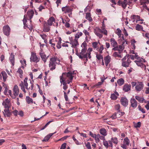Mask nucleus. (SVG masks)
I'll list each match as a JSON object with an SVG mask.
<instances>
[{"label": "nucleus", "mask_w": 149, "mask_h": 149, "mask_svg": "<svg viewBox=\"0 0 149 149\" xmlns=\"http://www.w3.org/2000/svg\"><path fill=\"white\" fill-rule=\"evenodd\" d=\"M60 61L56 57H53L51 58L49 61V66L50 70L53 71L56 69V64H59Z\"/></svg>", "instance_id": "obj_3"}, {"label": "nucleus", "mask_w": 149, "mask_h": 149, "mask_svg": "<svg viewBox=\"0 0 149 149\" xmlns=\"http://www.w3.org/2000/svg\"><path fill=\"white\" fill-rule=\"evenodd\" d=\"M50 26L46 22L44 24L43 31L45 32H48L50 30Z\"/></svg>", "instance_id": "obj_20"}, {"label": "nucleus", "mask_w": 149, "mask_h": 149, "mask_svg": "<svg viewBox=\"0 0 149 149\" xmlns=\"http://www.w3.org/2000/svg\"><path fill=\"white\" fill-rule=\"evenodd\" d=\"M4 116L5 117H10L12 115L9 109H5L3 112Z\"/></svg>", "instance_id": "obj_16"}, {"label": "nucleus", "mask_w": 149, "mask_h": 149, "mask_svg": "<svg viewBox=\"0 0 149 149\" xmlns=\"http://www.w3.org/2000/svg\"><path fill=\"white\" fill-rule=\"evenodd\" d=\"M104 60L106 66H107L111 61V58L110 56L107 55L104 58Z\"/></svg>", "instance_id": "obj_21"}, {"label": "nucleus", "mask_w": 149, "mask_h": 149, "mask_svg": "<svg viewBox=\"0 0 149 149\" xmlns=\"http://www.w3.org/2000/svg\"><path fill=\"white\" fill-rule=\"evenodd\" d=\"M131 44L132 46V48L133 49H135L136 48V46L135 45V44L136 42L134 39H133L132 40H131Z\"/></svg>", "instance_id": "obj_40"}, {"label": "nucleus", "mask_w": 149, "mask_h": 149, "mask_svg": "<svg viewBox=\"0 0 149 149\" xmlns=\"http://www.w3.org/2000/svg\"><path fill=\"white\" fill-rule=\"evenodd\" d=\"M0 74H1L2 77L3 81L4 82L6 81L8 77L6 72L5 71H2Z\"/></svg>", "instance_id": "obj_26"}, {"label": "nucleus", "mask_w": 149, "mask_h": 149, "mask_svg": "<svg viewBox=\"0 0 149 149\" xmlns=\"http://www.w3.org/2000/svg\"><path fill=\"white\" fill-rule=\"evenodd\" d=\"M70 43L72 45L71 47L74 48H77V46L79 45L78 40L75 39H70Z\"/></svg>", "instance_id": "obj_8"}, {"label": "nucleus", "mask_w": 149, "mask_h": 149, "mask_svg": "<svg viewBox=\"0 0 149 149\" xmlns=\"http://www.w3.org/2000/svg\"><path fill=\"white\" fill-rule=\"evenodd\" d=\"M139 110L141 111L143 113H145L146 112L145 109L143 108H141V106L140 105H139L138 107Z\"/></svg>", "instance_id": "obj_59"}, {"label": "nucleus", "mask_w": 149, "mask_h": 149, "mask_svg": "<svg viewBox=\"0 0 149 149\" xmlns=\"http://www.w3.org/2000/svg\"><path fill=\"white\" fill-rule=\"evenodd\" d=\"M74 71L72 72L69 71L68 72H63L62 75L60 77L61 86L62 84L63 85V88L66 90L68 88L67 84L71 82L73 79L74 76L72 75L74 74Z\"/></svg>", "instance_id": "obj_1"}, {"label": "nucleus", "mask_w": 149, "mask_h": 149, "mask_svg": "<svg viewBox=\"0 0 149 149\" xmlns=\"http://www.w3.org/2000/svg\"><path fill=\"white\" fill-rule=\"evenodd\" d=\"M141 126V123L140 122H138L137 123L134 124V126L135 128L139 127Z\"/></svg>", "instance_id": "obj_58"}, {"label": "nucleus", "mask_w": 149, "mask_h": 149, "mask_svg": "<svg viewBox=\"0 0 149 149\" xmlns=\"http://www.w3.org/2000/svg\"><path fill=\"white\" fill-rule=\"evenodd\" d=\"M144 85L142 82H139L137 84L135 88L136 91H140L142 89Z\"/></svg>", "instance_id": "obj_13"}, {"label": "nucleus", "mask_w": 149, "mask_h": 149, "mask_svg": "<svg viewBox=\"0 0 149 149\" xmlns=\"http://www.w3.org/2000/svg\"><path fill=\"white\" fill-rule=\"evenodd\" d=\"M72 8L70 6H66L65 7H63L62 8V10L64 13H69L72 11Z\"/></svg>", "instance_id": "obj_10"}, {"label": "nucleus", "mask_w": 149, "mask_h": 149, "mask_svg": "<svg viewBox=\"0 0 149 149\" xmlns=\"http://www.w3.org/2000/svg\"><path fill=\"white\" fill-rule=\"evenodd\" d=\"M56 133V132L53 133H50L46 136L42 141L43 142H46L48 141L50 137L52 136L54 134Z\"/></svg>", "instance_id": "obj_24"}, {"label": "nucleus", "mask_w": 149, "mask_h": 149, "mask_svg": "<svg viewBox=\"0 0 149 149\" xmlns=\"http://www.w3.org/2000/svg\"><path fill=\"white\" fill-rule=\"evenodd\" d=\"M101 54L100 53H98L97 52L96 53V57L97 58L98 60H100L101 59H103V56L102 55H101Z\"/></svg>", "instance_id": "obj_39"}, {"label": "nucleus", "mask_w": 149, "mask_h": 149, "mask_svg": "<svg viewBox=\"0 0 149 149\" xmlns=\"http://www.w3.org/2000/svg\"><path fill=\"white\" fill-rule=\"evenodd\" d=\"M116 113L117 114V117L119 118L123 115L125 114V113L123 112H121L120 111H118Z\"/></svg>", "instance_id": "obj_47"}, {"label": "nucleus", "mask_w": 149, "mask_h": 149, "mask_svg": "<svg viewBox=\"0 0 149 149\" xmlns=\"http://www.w3.org/2000/svg\"><path fill=\"white\" fill-rule=\"evenodd\" d=\"M40 56L42 60L45 63L46 62L47 60L49 57L48 56H47L45 53H41L40 54Z\"/></svg>", "instance_id": "obj_22"}, {"label": "nucleus", "mask_w": 149, "mask_h": 149, "mask_svg": "<svg viewBox=\"0 0 149 149\" xmlns=\"http://www.w3.org/2000/svg\"><path fill=\"white\" fill-rule=\"evenodd\" d=\"M40 36L44 40V42H46V39L47 36L45 34H40Z\"/></svg>", "instance_id": "obj_54"}, {"label": "nucleus", "mask_w": 149, "mask_h": 149, "mask_svg": "<svg viewBox=\"0 0 149 149\" xmlns=\"http://www.w3.org/2000/svg\"><path fill=\"white\" fill-rule=\"evenodd\" d=\"M63 92H64V96L65 100L66 101H68V98L67 95V93L64 91Z\"/></svg>", "instance_id": "obj_63"}, {"label": "nucleus", "mask_w": 149, "mask_h": 149, "mask_svg": "<svg viewBox=\"0 0 149 149\" xmlns=\"http://www.w3.org/2000/svg\"><path fill=\"white\" fill-rule=\"evenodd\" d=\"M27 80L28 78L27 77L25 78L24 80V82L23 81H21L19 85V86L21 87V90H22L24 93L26 92L25 90V87L26 88L27 90L31 89V90H32L33 88V83L34 81L33 80L31 81V80H29L31 86L30 87L28 88V84L27 82Z\"/></svg>", "instance_id": "obj_2"}, {"label": "nucleus", "mask_w": 149, "mask_h": 149, "mask_svg": "<svg viewBox=\"0 0 149 149\" xmlns=\"http://www.w3.org/2000/svg\"><path fill=\"white\" fill-rule=\"evenodd\" d=\"M40 58L39 57H38L36 54L32 52L31 53V56L30 58V60L31 62H34L37 63L40 61Z\"/></svg>", "instance_id": "obj_4"}, {"label": "nucleus", "mask_w": 149, "mask_h": 149, "mask_svg": "<svg viewBox=\"0 0 149 149\" xmlns=\"http://www.w3.org/2000/svg\"><path fill=\"white\" fill-rule=\"evenodd\" d=\"M121 104L124 107H126L128 104V101L125 97H122L120 100Z\"/></svg>", "instance_id": "obj_15"}, {"label": "nucleus", "mask_w": 149, "mask_h": 149, "mask_svg": "<svg viewBox=\"0 0 149 149\" xmlns=\"http://www.w3.org/2000/svg\"><path fill=\"white\" fill-rule=\"evenodd\" d=\"M94 32L95 34L100 39H101L102 37L103 36V34H104V31L100 27H96L94 29Z\"/></svg>", "instance_id": "obj_5"}, {"label": "nucleus", "mask_w": 149, "mask_h": 149, "mask_svg": "<svg viewBox=\"0 0 149 149\" xmlns=\"http://www.w3.org/2000/svg\"><path fill=\"white\" fill-rule=\"evenodd\" d=\"M91 15L90 13H86V18L90 22H91L93 20L92 18L91 17Z\"/></svg>", "instance_id": "obj_36"}, {"label": "nucleus", "mask_w": 149, "mask_h": 149, "mask_svg": "<svg viewBox=\"0 0 149 149\" xmlns=\"http://www.w3.org/2000/svg\"><path fill=\"white\" fill-rule=\"evenodd\" d=\"M27 14L29 18L28 19L30 20V22H31V19L32 18L34 14V12L33 10H29L27 11Z\"/></svg>", "instance_id": "obj_18"}, {"label": "nucleus", "mask_w": 149, "mask_h": 149, "mask_svg": "<svg viewBox=\"0 0 149 149\" xmlns=\"http://www.w3.org/2000/svg\"><path fill=\"white\" fill-rule=\"evenodd\" d=\"M3 33L7 36H8L10 33V29L8 25L4 26L3 29Z\"/></svg>", "instance_id": "obj_9"}, {"label": "nucleus", "mask_w": 149, "mask_h": 149, "mask_svg": "<svg viewBox=\"0 0 149 149\" xmlns=\"http://www.w3.org/2000/svg\"><path fill=\"white\" fill-rule=\"evenodd\" d=\"M130 141L127 137L124 139L123 143L121 144V146L123 148L127 149V147L129 145Z\"/></svg>", "instance_id": "obj_6"}, {"label": "nucleus", "mask_w": 149, "mask_h": 149, "mask_svg": "<svg viewBox=\"0 0 149 149\" xmlns=\"http://www.w3.org/2000/svg\"><path fill=\"white\" fill-rule=\"evenodd\" d=\"M2 104L5 109H9L11 106V104L8 98L3 102Z\"/></svg>", "instance_id": "obj_7"}, {"label": "nucleus", "mask_w": 149, "mask_h": 149, "mask_svg": "<svg viewBox=\"0 0 149 149\" xmlns=\"http://www.w3.org/2000/svg\"><path fill=\"white\" fill-rule=\"evenodd\" d=\"M17 72L19 74V77L21 78H22L23 72L22 70L21 69V68H19L18 69Z\"/></svg>", "instance_id": "obj_46"}, {"label": "nucleus", "mask_w": 149, "mask_h": 149, "mask_svg": "<svg viewBox=\"0 0 149 149\" xmlns=\"http://www.w3.org/2000/svg\"><path fill=\"white\" fill-rule=\"evenodd\" d=\"M100 132L101 135L104 136H105L107 135V131L104 128L100 129Z\"/></svg>", "instance_id": "obj_27"}, {"label": "nucleus", "mask_w": 149, "mask_h": 149, "mask_svg": "<svg viewBox=\"0 0 149 149\" xmlns=\"http://www.w3.org/2000/svg\"><path fill=\"white\" fill-rule=\"evenodd\" d=\"M100 136L99 134H96L94 138H95V142L97 143L100 142V139H99V136Z\"/></svg>", "instance_id": "obj_43"}, {"label": "nucleus", "mask_w": 149, "mask_h": 149, "mask_svg": "<svg viewBox=\"0 0 149 149\" xmlns=\"http://www.w3.org/2000/svg\"><path fill=\"white\" fill-rule=\"evenodd\" d=\"M119 95L118 93L116 92L115 93H112L111 95V98L113 100H116L117 99L118 96Z\"/></svg>", "instance_id": "obj_30"}, {"label": "nucleus", "mask_w": 149, "mask_h": 149, "mask_svg": "<svg viewBox=\"0 0 149 149\" xmlns=\"http://www.w3.org/2000/svg\"><path fill=\"white\" fill-rule=\"evenodd\" d=\"M55 21V19L53 17H52L49 18L47 20L48 24L51 26L53 24V23Z\"/></svg>", "instance_id": "obj_28"}, {"label": "nucleus", "mask_w": 149, "mask_h": 149, "mask_svg": "<svg viewBox=\"0 0 149 149\" xmlns=\"http://www.w3.org/2000/svg\"><path fill=\"white\" fill-rule=\"evenodd\" d=\"M135 29L137 31H144L143 30V27L142 26L139 24H137L136 25L135 27Z\"/></svg>", "instance_id": "obj_33"}, {"label": "nucleus", "mask_w": 149, "mask_h": 149, "mask_svg": "<svg viewBox=\"0 0 149 149\" xmlns=\"http://www.w3.org/2000/svg\"><path fill=\"white\" fill-rule=\"evenodd\" d=\"M121 52H115L113 54V56L114 57H118L121 58L122 57L121 55L120 54Z\"/></svg>", "instance_id": "obj_37"}, {"label": "nucleus", "mask_w": 149, "mask_h": 149, "mask_svg": "<svg viewBox=\"0 0 149 149\" xmlns=\"http://www.w3.org/2000/svg\"><path fill=\"white\" fill-rule=\"evenodd\" d=\"M86 146L88 149H91L90 143L89 142L85 144Z\"/></svg>", "instance_id": "obj_62"}, {"label": "nucleus", "mask_w": 149, "mask_h": 149, "mask_svg": "<svg viewBox=\"0 0 149 149\" xmlns=\"http://www.w3.org/2000/svg\"><path fill=\"white\" fill-rule=\"evenodd\" d=\"M111 141H112L113 143L115 144V145H116L118 142V141L117 138L116 137H112L111 138Z\"/></svg>", "instance_id": "obj_38"}, {"label": "nucleus", "mask_w": 149, "mask_h": 149, "mask_svg": "<svg viewBox=\"0 0 149 149\" xmlns=\"http://www.w3.org/2000/svg\"><path fill=\"white\" fill-rule=\"evenodd\" d=\"M131 88V85L126 84L123 86V90L125 92H127L130 90Z\"/></svg>", "instance_id": "obj_17"}, {"label": "nucleus", "mask_w": 149, "mask_h": 149, "mask_svg": "<svg viewBox=\"0 0 149 149\" xmlns=\"http://www.w3.org/2000/svg\"><path fill=\"white\" fill-rule=\"evenodd\" d=\"M110 118H111L113 120L115 119L116 118H118L116 113H113L112 115V116H111Z\"/></svg>", "instance_id": "obj_56"}, {"label": "nucleus", "mask_w": 149, "mask_h": 149, "mask_svg": "<svg viewBox=\"0 0 149 149\" xmlns=\"http://www.w3.org/2000/svg\"><path fill=\"white\" fill-rule=\"evenodd\" d=\"M66 144L65 143L63 144L62 145L60 149H65L66 147Z\"/></svg>", "instance_id": "obj_64"}, {"label": "nucleus", "mask_w": 149, "mask_h": 149, "mask_svg": "<svg viewBox=\"0 0 149 149\" xmlns=\"http://www.w3.org/2000/svg\"><path fill=\"white\" fill-rule=\"evenodd\" d=\"M121 31L118 28L116 30V33L118 35L119 37L121 36Z\"/></svg>", "instance_id": "obj_45"}, {"label": "nucleus", "mask_w": 149, "mask_h": 149, "mask_svg": "<svg viewBox=\"0 0 149 149\" xmlns=\"http://www.w3.org/2000/svg\"><path fill=\"white\" fill-rule=\"evenodd\" d=\"M103 145L106 148H107L109 147L108 142L106 141H104L103 142Z\"/></svg>", "instance_id": "obj_49"}, {"label": "nucleus", "mask_w": 149, "mask_h": 149, "mask_svg": "<svg viewBox=\"0 0 149 149\" xmlns=\"http://www.w3.org/2000/svg\"><path fill=\"white\" fill-rule=\"evenodd\" d=\"M143 37L149 40V33H146L145 34L144 33H142Z\"/></svg>", "instance_id": "obj_55"}, {"label": "nucleus", "mask_w": 149, "mask_h": 149, "mask_svg": "<svg viewBox=\"0 0 149 149\" xmlns=\"http://www.w3.org/2000/svg\"><path fill=\"white\" fill-rule=\"evenodd\" d=\"M83 35V33L81 32H79L75 34V38L77 40H78L80 36H81Z\"/></svg>", "instance_id": "obj_41"}, {"label": "nucleus", "mask_w": 149, "mask_h": 149, "mask_svg": "<svg viewBox=\"0 0 149 149\" xmlns=\"http://www.w3.org/2000/svg\"><path fill=\"white\" fill-rule=\"evenodd\" d=\"M80 53V54H81L84 58H86V61L88 60V57H87V54H86H86H85L83 52H81Z\"/></svg>", "instance_id": "obj_57"}, {"label": "nucleus", "mask_w": 149, "mask_h": 149, "mask_svg": "<svg viewBox=\"0 0 149 149\" xmlns=\"http://www.w3.org/2000/svg\"><path fill=\"white\" fill-rule=\"evenodd\" d=\"M124 79L122 78H121L117 80V83L118 85L121 86L124 84Z\"/></svg>", "instance_id": "obj_31"}, {"label": "nucleus", "mask_w": 149, "mask_h": 149, "mask_svg": "<svg viewBox=\"0 0 149 149\" xmlns=\"http://www.w3.org/2000/svg\"><path fill=\"white\" fill-rule=\"evenodd\" d=\"M131 106L134 108H136L137 106V102L135 99L133 98L131 99L130 101Z\"/></svg>", "instance_id": "obj_19"}, {"label": "nucleus", "mask_w": 149, "mask_h": 149, "mask_svg": "<svg viewBox=\"0 0 149 149\" xmlns=\"http://www.w3.org/2000/svg\"><path fill=\"white\" fill-rule=\"evenodd\" d=\"M99 43L100 45V46L99 49L98 51L100 54H102V51L104 49V46L102 45H101L100 42H99Z\"/></svg>", "instance_id": "obj_44"}, {"label": "nucleus", "mask_w": 149, "mask_h": 149, "mask_svg": "<svg viewBox=\"0 0 149 149\" xmlns=\"http://www.w3.org/2000/svg\"><path fill=\"white\" fill-rule=\"evenodd\" d=\"M92 45L93 48L95 49H98V43L97 42H93Z\"/></svg>", "instance_id": "obj_51"}, {"label": "nucleus", "mask_w": 149, "mask_h": 149, "mask_svg": "<svg viewBox=\"0 0 149 149\" xmlns=\"http://www.w3.org/2000/svg\"><path fill=\"white\" fill-rule=\"evenodd\" d=\"M101 29L103 30L104 31V34L106 36L107 35V31L105 29V24H102V26L101 27Z\"/></svg>", "instance_id": "obj_35"}, {"label": "nucleus", "mask_w": 149, "mask_h": 149, "mask_svg": "<svg viewBox=\"0 0 149 149\" xmlns=\"http://www.w3.org/2000/svg\"><path fill=\"white\" fill-rule=\"evenodd\" d=\"M141 5L149 3V0H139Z\"/></svg>", "instance_id": "obj_48"}, {"label": "nucleus", "mask_w": 149, "mask_h": 149, "mask_svg": "<svg viewBox=\"0 0 149 149\" xmlns=\"http://www.w3.org/2000/svg\"><path fill=\"white\" fill-rule=\"evenodd\" d=\"M138 61H137V60H135L134 61L136 63V65L138 66H141L143 65V63H141V62Z\"/></svg>", "instance_id": "obj_60"}, {"label": "nucleus", "mask_w": 149, "mask_h": 149, "mask_svg": "<svg viewBox=\"0 0 149 149\" xmlns=\"http://www.w3.org/2000/svg\"><path fill=\"white\" fill-rule=\"evenodd\" d=\"M13 91L15 97H13V98H15L18 95L19 93V89L17 85H15L14 86L13 88Z\"/></svg>", "instance_id": "obj_12"}, {"label": "nucleus", "mask_w": 149, "mask_h": 149, "mask_svg": "<svg viewBox=\"0 0 149 149\" xmlns=\"http://www.w3.org/2000/svg\"><path fill=\"white\" fill-rule=\"evenodd\" d=\"M9 60L12 64V65L13 66L14 65V56L13 53H11L10 57L9 58Z\"/></svg>", "instance_id": "obj_32"}, {"label": "nucleus", "mask_w": 149, "mask_h": 149, "mask_svg": "<svg viewBox=\"0 0 149 149\" xmlns=\"http://www.w3.org/2000/svg\"><path fill=\"white\" fill-rule=\"evenodd\" d=\"M83 32L86 36V38H87L89 36V33L86 30H84L83 31Z\"/></svg>", "instance_id": "obj_52"}, {"label": "nucleus", "mask_w": 149, "mask_h": 149, "mask_svg": "<svg viewBox=\"0 0 149 149\" xmlns=\"http://www.w3.org/2000/svg\"><path fill=\"white\" fill-rule=\"evenodd\" d=\"M115 109L118 111H120V106L119 104L116 105L115 106Z\"/></svg>", "instance_id": "obj_53"}, {"label": "nucleus", "mask_w": 149, "mask_h": 149, "mask_svg": "<svg viewBox=\"0 0 149 149\" xmlns=\"http://www.w3.org/2000/svg\"><path fill=\"white\" fill-rule=\"evenodd\" d=\"M111 45L113 47H117L118 46V44L115 40L113 38H111L110 40Z\"/></svg>", "instance_id": "obj_25"}, {"label": "nucleus", "mask_w": 149, "mask_h": 149, "mask_svg": "<svg viewBox=\"0 0 149 149\" xmlns=\"http://www.w3.org/2000/svg\"><path fill=\"white\" fill-rule=\"evenodd\" d=\"M135 99L140 103L146 102L145 100L143 97L139 96H136Z\"/></svg>", "instance_id": "obj_29"}, {"label": "nucleus", "mask_w": 149, "mask_h": 149, "mask_svg": "<svg viewBox=\"0 0 149 149\" xmlns=\"http://www.w3.org/2000/svg\"><path fill=\"white\" fill-rule=\"evenodd\" d=\"M131 62L130 59L127 58V61H122V66L125 68L128 67Z\"/></svg>", "instance_id": "obj_14"}, {"label": "nucleus", "mask_w": 149, "mask_h": 149, "mask_svg": "<svg viewBox=\"0 0 149 149\" xmlns=\"http://www.w3.org/2000/svg\"><path fill=\"white\" fill-rule=\"evenodd\" d=\"M124 48V46L123 45H120L118 47V51L120 52H121Z\"/></svg>", "instance_id": "obj_50"}, {"label": "nucleus", "mask_w": 149, "mask_h": 149, "mask_svg": "<svg viewBox=\"0 0 149 149\" xmlns=\"http://www.w3.org/2000/svg\"><path fill=\"white\" fill-rule=\"evenodd\" d=\"M132 19H136V22H137V21H140V17L138 15H134L132 16Z\"/></svg>", "instance_id": "obj_42"}, {"label": "nucleus", "mask_w": 149, "mask_h": 149, "mask_svg": "<svg viewBox=\"0 0 149 149\" xmlns=\"http://www.w3.org/2000/svg\"><path fill=\"white\" fill-rule=\"evenodd\" d=\"M138 60H137V61H139V62H141V63H143V62H146V61L144 59L142 58H140V57H139V59H137Z\"/></svg>", "instance_id": "obj_61"}, {"label": "nucleus", "mask_w": 149, "mask_h": 149, "mask_svg": "<svg viewBox=\"0 0 149 149\" xmlns=\"http://www.w3.org/2000/svg\"><path fill=\"white\" fill-rule=\"evenodd\" d=\"M127 0H119L117 4L119 6H121L124 9H125L127 5Z\"/></svg>", "instance_id": "obj_11"}, {"label": "nucleus", "mask_w": 149, "mask_h": 149, "mask_svg": "<svg viewBox=\"0 0 149 149\" xmlns=\"http://www.w3.org/2000/svg\"><path fill=\"white\" fill-rule=\"evenodd\" d=\"M26 100L28 104H32L33 103V100L29 96H26Z\"/></svg>", "instance_id": "obj_34"}, {"label": "nucleus", "mask_w": 149, "mask_h": 149, "mask_svg": "<svg viewBox=\"0 0 149 149\" xmlns=\"http://www.w3.org/2000/svg\"><path fill=\"white\" fill-rule=\"evenodd\" d=\"M61 38H58L55 40V41L58 42L56 47L58 49H59L61 48Z\"/></svg>", "instance_id": "obj_23"}]
</instances>
